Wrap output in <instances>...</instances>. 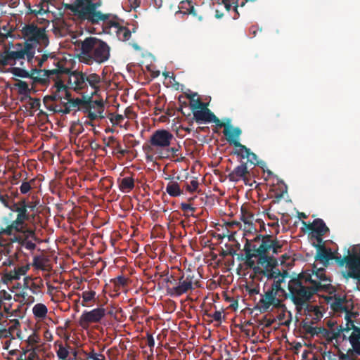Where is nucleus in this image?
<instances>
[{"label":"nucleus","mask_w":360,"mask_h":360,"mask_svg":"<svg viewBox=\"0 0 360 360\" xmlns=\"http://www.w3.org/2000/svg\"><path fill=\"white\" fill-rule=\"evenodd\" d=\"M25 198H21V205H19L20 207L17 210V217H19V219H22L25 221H29L31 218V215L25 207Z\"/></svg>","instance_id":"30"},{"label":"nucleus","mask_w":360,"mask_h":360,"mask_svg":"<svg viewBox=\"0 0 360 360\" xmlns=\"http://www.w3.org/2000/svg\"><path fill=\"white\" fill-rule=\"evenodd\" d=\"M21 245L29 250H33L36 248V244L33 243L32 240H30L27 238H25L22 243Z\"/></svg>","instance_id":"49"},{"label":"nucleus","mask_w":360,"mask_h":360,"mask_svg":"<svg viewBox=\"0 0 360 360\" xmlns=\"http://www.w3.org/2000/svg\"><path fill=\"white\" fill-rule=\"evenodd\" d=\"M275 295L272 292V290L269 289L262 295V298L257 304V308L259 309L261 313H265L268 311L270 307L274 303Z\"/></svg>","instance_id":"23"},{"label":"nucleus","mask_w":360,"mask_h":360,"mask_svg":"<svg viewBox=\"0 0 360 360\" xmlns=\"http://www.w3.org/2000/svg\"><path fill=\"white\" fill-rule=\"evenodd\" d=\"M8 277L9 280H18L20 277V274L16 269L14 271H11L8 274Z\"/></svg>","instance_id":"61"},{"label":"nucleus","mask_w":360,"mask_h":360,"mask_svg":"<svg viewBox=\"0 0 360 360\" xmlns=\"http://www.w3.org/2000/svg\"><path fill=\"white\" fill-rule=\"evenodd\" d=\"M111 25L117 29L116 32L120 40L125 41L130 39L131 32L129 28L120 26L117 22H112Z\"/></svg>","instance_id":"26"},{"label":"nucleus","mask_w":360,"mask_h":360,"mask_svg":"<svg viewBox=\"0 0 360 360\" xmlns=\"http://www.w3.org/2000/svg\"><path fill=\"white\" fill-rule=\"evenodd\" d=\"M248 174L247 162H241L240 165H238L229 174L228 178L231 181L238 182L240 180L245 181Z\"/></svg>","instance_id":"20"},{"label":"nucleus","mask_w":360,"mask_h":360,"mask_svg":"<svg viewBox=\"0 0 360 360\" xmlns=\"http://www.w3.org/2000/svg\"><path fill=\"white\" fill-rule=\"evenodd\" d=\"M96 292L94 290L83 291L82 294L78 293L77 295L82 298L81 304L83 307H89L96 300Z\"/></svg>","instance_id":"25"},{"label":"nucleus","mask_w":360,"mask_h":360,"mask_svg":"<svg viewBox=\"0 0 360 360\" xmlns=\"http://www.w3.org/2000/svg\"><path fill=\"white\" fill-rule=\"evenodd\" d=\"M32 311L36 318L44 319L46 316L48 309L45 304L38 303L34 306Z\"/></svg>","instance_id":"31"},{"label":"nucleus","mask_w":360,"mask_h":360,"mask_svg":"<svg viewBox=\"0 0 360 360\" xmlns=\"http://www.w3.org/2000/svg\"><path fill=\"white\" fill-rule=\"evenodd\" d=\"M62 75H65L64 77L68 80L70 88L79 94H86L89 86L91 89V96L96 94L99 90L101 78L96 73L69 70V72H63Z\"/></svg>","instance_id":"4"},{"label":"nucleus","mask_w":360,"mask_h":360,"mask_svg":"<svg viewBox=\"0 0 360 360\" xmlns=\"http://www.w3.org/2000/svg\"><path fill=\"white\" fill-rule=\"evenodd\" d=\"M80 48L79 59L86 65L103 64L110 57V47L104 41L94 37H89L84 40L77 41Z\"/></svg>","instance_id":"3"},{"label":"nucleus","mask_w":360,"mask_h":360,"mask_svg":"<svg viewBox=\"0 0 360 360\" xmlns=\"http://www.w3.org/2000/svg\"><path fill=\"white\" fill-rule=\"evenodd\" d=\"M233 154L236 155L241 158H247V163L250 162L253 165H259L261 162L257 161V156L255 153L252 152L250 148H247L245 145L241 146L240 149H237L233 152Z\"/></svg>","instance_id":"22"},{"label":"nucleus","mask_w":360,"mask_h":360,"mask_svg":"<svg viewBox=\"0 0 360 360\" xmlns=\"http://www.w3.org/2000/svg\"><path fill=\"white\" fill-rule=\"evenodd\" d=\"M345 302V298H342L340 296H335L334 301L331 303L330 307L335 311H345L347 313V309L343 305Z\"/></svg>","instance_id":"29"},{"label":"nucleus","mask_w":360,"mask_h":360,"mask_svg":"<svg viewBox=\"0 0 360 360\" xmlns=\"http://www.w3.org/2000/svg\"><path fill=\"white\" fill-rule=\"evenodd\" d=\"M165 281L167 283V286L173 287L175 285H177L178 283V277L176 278L174 275H170L167 276L166 278H165Z\"/></svg>","instance_id":"50"},{"label":"nucleus","mask_w":360,"mask_h":360,"mask_svg":"<svg viewBox=\"0 0 360 360\" xmlns=\"http://www.w3.org/2000/svg\"><path fill=\"white\" fill-rule=\"evenodd\" d=\"M15 47L16 50H8L9 53L8 57L11 58L12 60L24 59L25 57H26L27 60L30 61L34 58L35 51L32 44L25 42L22 45V44L18 43L15 44Z\"/></svg>","instance_id":"12"},{"label":"nucleus","mask_w":360,"mask_h":360,"mask_svg":"<svg viewBox=\"0 0 360 360\" xmlns=\"http://www.w3.org/2000/svg\"><path fill=\"white\" fill-rule=\"evenodd\" d=\"M22 34L24 38L26 39V42L28 43L34 42L38 44L40 41L43 42L48 41L44 29L39 27L34 24H30L23 27Z\"/></svg>","instance_id":"11"},{"label":"nucleus","mask_w":360,"mask_h":360,"mask_svg":"<svg viewBox=\"0 0 360 360\" xmlns=\"http://www.w3.org/2000/svg\"><path fill=\"white\" fill-rule=\"evenodd\" d=\"M317 249V254L315 257L316 260L320 261L324 266H327L329 261L335 259L340 266H342L345 264H340L341 260L345 259L347 255L343 257L341 255H335L330 249H327L324 245H314Z\"/></svg>","instance_id":"13"},{"label":"nucleus","mask_w":360,"mask_h":360,"mask_svg":"<svg viewBox=\"0 0 360 360\" xmlns=\"http://www.w3.org/2000/svg\"><path fill=\"white\" fill-rule=\"evenodd\" d=\"M69 72L68 68L60 66V62H57V68L53 70H32L31 73H33V75L32 77H30V78L33 79L34 83L46 85L49 83L50 78L54 80L56 77H58L59 75H62L63 72Z\"/></svg>","instance_id":"10"},{"label":"nucleus","mask_w":360,"mask_h":360,"mask_svg":"<svg viewBox=\"0 0 360 360\" xmlns=\"http://www.w3.org/2000/svg\"><path fill=\"white\" fill-rule=\"evenodd\" d=\"M15 86L18 88L19 94L27 96L30 92V89L26 82L19 80Z\"/></svg>","instance_id":"35"},{"label":"nucleus","mask_w":360,"mask_h":360,"mask_svg":"<svg viewBox=\"0 0 360 360\" xmlns=\"http://www.w3.org/2000/svg\"><path fill=\"white\" fill-rule=\"evenodd\" d=\"M240 219L244 223V229L250 233L257 231L254 222L264 223L261 219H255V215L251 210V207L248 205H243L240 207Z\"/></svg>","instance_id":"14"},{"label":"nucleus","mask_w":360,"mask_h":360,"mask_svg":"<svg viewBox=\"0 0 360 360\" xmlns=\"http://www.w3.org/2000/svg\"><path fill=\"white\" fill-rule=\"evenodd\" d=\"M88 360H105V357L103 354L96 353L93 349L91 352L87 354Z\"/></svg>","instance_id":"45"},{"label":"nucleus","mask_w":360,"mask_h":360,"mask_svg":"<svg viewBox=\"0 0 360 360\" xmlns=\"http://www.w3.org/2000/svg\"><path fill=\"white\" fill-rule=\"evenodd\" d=\"M48 101H59L54 92V89H52V94L49 96H46L44 98V101L46 103Z\"/></svg>","instance_id":"60"},{"label":"nucleus","mask_w":360,"mask_h":360,"mask_svg":"<svg viewBox=\"0 0 360 360\" xmlns=\"http://www.w3.org/2000/svg\"><path fill=\"white\" fill-rule=\"evenodd\" d=\"M314 335H320L329 340V335L331 333L329 330L323 327H316Z\"/></svg>","instance_id":"42"},{"label":"nucleus","mask_w":360,"mask_h":360,"mask_svg":"<svg viewBox=\"0 0 360 360\" xmlns=\"http://www.w3.org/2000/svg\"><path fill=\"white\" fill-rule=\"evenodd\" d=\"M11 72L15 76L22 78H30V77H32L33 75V73L29 72L20 68H13L11 70Z\"/></svg>","instance_id":"33"},{"label":"nucleus","mask_w":360,"mask_h":360,"mask_svg":"<svg viewBox=\"0 0 360 360\" xmlns=\"http://www.w3.org/2000/svg\"><path fill=\"white\" fill-rule=\"evenodd\" d=\"M165 151L163 153H159V157L161 158H168L169 155H172V157L178 156L177 152L179 151V148L176 147H168L166 148Z\"/></svg>","instance_id":"38"},{"label":"nucleus","mask_w":360,"mask_h":360,"mask_svg":"<svg viewBox=\"0 0 360 360\" xmlns=\"http://www.w3.org/2000/svg\"><path fill=\"white\" fill-rule=\"evenodd\" d=\"M25 220H23L22 219H19V217H16V219L12 221V223L11 224V227L13 228V229L15 230V231L16 232H22L23 231V229H24V224H25Z\"/></svg>","instance_id":"39"},{"label":"nucleus","mask_w":360,"mask_h":360,"mask_svg":"<svg viewBox=\"0 0 360 360\" xmlns=\"http://www.w3.org/2000/svg\"><path fill=\"white\" fill-rule=\"evenodd\" d=\"M105 309L103 307L96 308L91 311H85L79 319V325L85 328L91 323H98L105 316Z\"/></svg>","instance_id":"15"},{"label":"nucleus","mask_w":360,"mask_h":360,"mask_svg":"<svg viewBox=\"0 0 360 360\" xmlns=\"http://www.w3.org/2000/svg\"><path fill=\"white\" fill-rule=\"evenodd\" d=\"M349 340L352 346L354 352L359 355L360 354V340L354 338V336H349Z\"/></svg>","instance_id":"41"},{"label":"nucleus","mask_w":360,"mask_h":360,"mask_svg":"<svg viewBox=\"0 0 360 360\" xmlns=\"http://www.w3.org/2000/svg\"><path fill=\"white\" fill-rule=\"evenodd\" d=\"M57 356L62 360H65L69 356L68 350L62 344L59 345L58 350L57 351Z\"/></svg>","instance_id":"43"},{"label":"nucleus","mask_w":360,"mask_h":360,"mask_svg":"<svg viewBox=\"0 0 360 360\" xmlns=\"http://www.w3.org/2000/svg\"><path fill=\"white\" fill-rule=\"evenodd\" d=\"M47 12H48V10H44L42 6L41 8H39L38 10L37 9H34V10L30 9V13L34 14L36 15H43Z\"/></svg>","instance_id":"63"},{"label":"nucleus","mask_w":360,"mask_h":360,"mask_svg":"<svg viewBox=\"0 0 360 360\" xmlns=\"http://www.w3.org/2000/svg\"><path fill=\"white\" fill-rule=\"evenodd\" d=\"M19 205H21V199L17 202H15L13 199H11L9 207L7 208H8L12 212H17V210L20 207Z\"/></svg>","instance_id":"54"},{"label":"nucleus","mask_w":360,"mask_h":360,"mask_svg":"<svg viewBox=\"0 0 360 360\" xmlns=\"http://www.w3.org/2000/svg\"><path fill=\"white\" fill-rule=\"evenodd\" d=\"M324 268H318L315 264L311 269L300 273L297 278H291L288 284V295L295 306L297 312L307 308H314L316 315H321L316 307L309 306V302L314 295L319 292H333L335 289L331 279L326 274Z\"/></svg>","instance_id":"1"},{"label":"nucleus","mask_w":360,"mask_h":360,"mask_svg":"<svg viewBox=\"0 0 360 360\" xmlns=\"http://www.w3.org/2000/svg\"><path fill=\"white\" fill-rule=\"evenodd\" d=\"M329 330L331 333L329 335V340L330 341L337 339L340 337L342 332L345 331V328H343L342 326H337L336 327H334Z\"/></svg>","instance_id":"37"},{"label":"nucleus","mask_w":360,"mask_h":360,"mask_svg":"<svg viewBox=\"0 0 360 360\" xmlns=\"http://www.w3.org/2000/svg\"><path fill=\"white\" fill-rule=\"evenodd\" d=\"M94 111H91L90 110L89 112H88V118L91 120V121H94L95 120H96L98 117H100V118H103V115L101 114H100V112H98V110L97 109H94Z\"/></svg>","instance_id":"52"},{"label":"nucleus","mask_w":360,"mask_h":360,"mask_svg":"<svg viewBox=\"0 0 360 360\" xmlns=\"http://www.w3.org/2000/svg\"><path fill=\"white\" fill-rule=\"evenodd\" d=\"M134 188V180L132 177H124L119 184L120 190L123 193H129Z\"/></svg>","instance_id":"28"},{"label":"nucleus","mask_w":360,"mask_h":360,"mask_svg":"<svg viewBox=\"0 0 360 360\" xmlns=\"http://www.w3.org/2000/svg\"><path fill=\"white\" fill-rule=\"evenodd\" d=\"M225 128L223 131L224 135L226 136L227 141L229 144L234 146L238 149L241 148V146L244 145L239 142V138L242 134V131L239 127H233L230 125L224 126Z\"/></svg>","instance_id":"18"},{"label":"nucleus","mask_w":360,"mask_h":360,"mask_svg":"<svg viewBox=\"0 0 360 360\" xmlns=\"http://www.w3.org/2000/svg\"><path fill=\"white\" fill-rule=\"evenodd\" d=\"M22 233H24L25 234V238L28 239L29 238H31L34 240H37V237L35 236V232L33 229H30V228L23 229Z\"/></svg>","instance_id":"55"},{"label":"nucleus","mask_w":360,"mask_h":360,"mask_svg":"<svg viewBox=\"0 0 360 360\" xmlns=\"http://www.w3.org/2000/svg\"><path fill=\"white\" fill-rule=\"evenodd\" d=\"M166 191L172 197H177L182 193V191L177 182L169 183L167 185Z\"/></svg>","instance_id":"32"},{"label":"nucleus","mask_w":360,"mask_h":360,"mask_svg":"<svg viewBox=\"0 0 360 360\" xmlns=\"http://www.w3.org/2000/svg\"><path fill=\"white\" fill-rule=\"evenodd\" d=\"M302 223L314 235L323 236L329 231V229L327 227L323 220L319 218L314 219L311 224H307L305 221H302Z\"/></svg>","instance_id":"21"},{"label":"nucleus","mask_w":360,"mask_h":360,"mask_svg":"<svg viewBox=\"0 0 360 360\" xmlns=\"http://www.w3.org/2000/svg\"><path fill=\"white\" fill-rule=\"evenodd\" d=\"M302 328L305 331L307 334H309L311 336H314L316 327L311 326L309 323L307 322H303L302 323Z\"/></svg>","instance_id":"48"},{"label":"nucleus","mask_w":360,"mask_h":360,"mask_svg":"<svg viewBox=\"0 0 360 360\" xmlns=\"http://www.w3.org/2000/svg\"><path fill=\"white\" fill-rule=\"evenodd\" d=\"M111 117H110V120L111 121L112 123L113 124H121L124 117L122 115H120V114H117V115H113V114H111L110 115Z\"/></svg>","instance_id":"51"},{"label":"nucleus","mask_w":360,"mask_h":360,"mask_svg":"<svg viewBox=\"0 0 360 360\" xmlns=\"http://www.w3.org/2000/svg\"><path fill=\"white\" fill-rule=\"evenodd\" d=\"M82 100L83 96L82 98H72L71 96L67 99V102H61V105H56L55 110L63 114H68L72 110H79Z\"/></svg>","instance_id":"19"},{"label":"nucleus","mask_w":360,"mask_h":360,"mask_svg":"<svg viewBox=\"0 0 360 360\" xmlns=\"http://www.w3.org/2000/svg\"><path fill=\"white\" fill-rule=\"evenodd\" d=\"M275 267H266L265 269V273L264 276L267 277L268 278H277L279 276H282L283 274L281 273V271L277 269L276 271L273 270Z\"/></svg>","instance_id":"36"},{"label":"nucleus","mask_w":360,"mask_h":360,"mask_svg":"<svg viewBox=\"0 0 360 360\" xmlns=\"http://www.w3.org/2000/svg\"><path fill=\"white\" fill-rule=\"evenodd\" d=\"M32 188L30 182L23 181L20 186V191L22 194L27 193Z\"/></svg>","instance_id":"53"},{"label":"nucleus","mask_w":360,"mask_h":360,"mask_svg":"<svg viewBox=\"0 0 360 360\" xmlns=\"http://www.w3.org/2000/svg\"><path fill=\"white\" fill-rule=\"evenodd\" d=\"M281 297L275 296L274 303L271 306H273L276 309H281L284 307V304H283L282 300L280 298Z\"/></svg>","instance_id":"57"},{"label":"nucleus","mask_w":360,"mask_h":360,"mask_svg":"<svg viewBox=\"0 0 360 360\" xmlns=\"http://www.w3.org/2000/svg\"><path fill=\"white\" fill-rule=\"evenodd\" d=\"M354 314L349 311H347V313H346V315H345V320L347 321V323H346V326L345 327H351L352 326V325H354V322L352 320L351 317L352 316H353Z\"/></svg>","instance_id":"59"},{"label":"nucleus","mask_w":360,"mask_h":360,"mask_svg":"<svg viewBox=\"0 0 360 360\" xmlns=\"http://www.w3.org/2000/svg\"><path fill=\"white\" fill-rule=\"evenodd\" d=\"M9 53L8 50H6L4 54L0 55V64L6 66L8 65H11L10 62L12 60L11 58L8 57Z\"/></svg>","instance_id":"46"},{"label":"nucleus","mask_w":360,"mask_h":360,"mask_svg":"<svg viewBox=\"0 0 360 360\" xmlns=\"http://www.w3.org/2000/svg\"><path fill=\"white\" fill-rule=\"evenodd\" d=\"M345 330L346 332H349L351 330H353L350 336H354V338L360 340V328L356 326L355 325H352L351 327H345Z\"/></svg>","instance_id":"47"},{"label":"nucleus","mask_w":360,"mask_h":360,"mask_svg":"<svg viewBox=\"0 0 360 360\" xmlns=\"http://www.w3.org/2000/svg\"><path fill=\"white\" fill-rule=\"evenodd\" d=\"M25 207L27 208V210H30V211H33L36 206H37V203L35 202H33V201H27V199L25 198Z\"/></svg>","instance_id":"62"},{"label":"nucleus","mask_w":360,"mask_h":360,"mask_svg":"<svg viewBox=\"0 0 360 360\" xmlns=\"http://www.w3.org/2000/svg\"><path fill=\"white\" fill-rule=\"evenodd\" d=\"M287 275L288 272L284 271L283 274L282 275V278H278V280L274 281L271 288H269V290H272V292L277 297H283L284 298H287L288 296H289L281 286V283L283 282L284 278L287 276Z\"/></svg>","instance_id":"24"},{"label":"nucleus","mask_w":360,"mask_h":360,"mask_svg":"<svg viewBox=\"0 0 360 360\" xmlns=\"http://www.w3.org/2000/svg\"><path fill=\"white\" fill-rule=\"evenodd\" d=\"M180 208L184 212V216L186 217L193 216V213L195 210V207L186 202H182L180 205Z\"/></svg>","instance_id":"40"},{"label":"nucleus","mask_w":360,"mask_h":360,"mask_svg":"<svg viewBox=\"0 0 360 360\" xmlns=\"http://www.w3.org/2000/svg\"><path fill=\"white\" fill-rule=\"evenodd\" d=\"M198 187V181L197 180H192L190 182V184L187 185L186 190L188 192H193V191H196Z\"/></svg>","instance_id":"56"},{"label":"nucleus","mask_w":360,"mask_h":360,"mask_svg":"<svg viewBox=\"0 0 360 360\" xmlns=\"http://www.w3.org/2000/svg\"><path fill=\"white\" fill-rule=\"evenodd\" d=\"M11 199H10V197L8 195H1L0 193V202L6 207H9V204Z\"/></svg>","instance_id":"58"},{"label":"nucleus","mask_w":360,"mask_h":360,"mask_svg":"<svg viewBox=\"0 0 360 360\" xmlns=\"http://www.w3.org/2000/svg\"><path fill=\"white\" fill-rule=\"evenodd\" d=\"M282 247L281 243L271 235L257 234L252 240L246 239L244 245L245 255L241 259H245V264L250 269L255 265L252 260L254 257L258 258L257 264L264 268L276 267L278 264V259L269 253L271 251L273 255H276L281 252Z\"/></svg>","instance_id":"2"},{"label":"nucleus","mask_w":360,"mask_h":360,"mask_svg":"<svg viewBox=\"0 0 360 360\" xmlns=\"http://www.w3.org/2000/svg\"><path fill=\"white\" fill-rule=\"evenodd\" d=\"M194 274L188 270L186 273H181L178 277L177 285L173 287H167V292L171 296L179 297L189 290L193 289V284L196 283L194 281Z\"/></svg>","instance_id":"9"},{"label":"nucleus","mask_w":360,"mask_h":360,"mask_svg":"<svg viewBox=\"0 0 360 360\" xmlns=\"http://www.w3.org/2000/svg\"><path fill=\"white\" fill-rule=\"evenodd\" d=\"M92 96H93L91 95V93L89 94L83 95V100L79 110H82L84 112H88L92 109H97L98 112H100V114L103 113L104 111L103 101H94L92 99Z\"/></svg>","instance_id":"17"},{"label":"nucleus","mask_w":360,"mask_h":360,"mask_svg":"<svg viewBox=\"0 0 360 360\" xmlns=\"http://www.w3.org/2000/svg\"><path fill=\"white\" fill-rule=\"evenodd\" d=\"M101 6V0H76L73 4H65V8L70 10L80 19L88 20L96 24L109 18V15L96 11V8Z\"/></svg>","instance_id":"5"},{"label":"nucleus","mask_w":360,"mask_h":360,"mask_svg":"<svg viewBox=\"0 0 360 360\" xmlns=\"http://www.w3.org/2000/svg\"><path fill=\"white\" fill-rule=\"evenodd\" d=\"M205 315L207 317L212 318L214 321H217L219 323L221 322L222 318L224 316H222V312L220 311H215L214 314H209L208 312L205 311Z\"/></svg>","instance_id":"44"},{"label":"nucleus","mask_w":360,"mask_h":360,"mask_svg":"<svg viewBox=\"0 0 360 360\" xmlns=\"http://www.w3.org/2000/svg\"><path fill=\"white\" fill-rule=\"evenodd\" d=\"M65 80L63 75H59L58 77H56L54 79L55 84L51 89H54V92L60 101L62 99L67 101V99L71 96V93L70 92V89H71L68 84H65Z\"/></svg>","instance_id":"16"},{"label":"nucleus","mask_w":360,"mask_h":360,"mask_svg":"<svg viewBox=\"0 0 360 360\" xmlns=\"http://www.w3.org/2000/svg\"><path fill=\"white\" fill-rule=\"evenodd\" d=\"M179 8V12L184 14H191L194 16L197 15L194 6L190 0L181 1Z\"/></svg>","instance_id":"27"},{"label":"nucleus","mask_w":360,"mask_h":360,"mask_svg":"<svg viewBox=\"0 0 360 360\" xmlns=\"http://www.w3.org/2000/svg\"><path fill=\"white\" fill-rule=\"evenodd\" d=\"M147 345L149 347L153 348L155 346V340L151 334H147Z\"/></svg>","instance_id":"64"},{"label":"nucleus","mask_w":360,"mask_h":360,"mask_svg":"<svg viewBox=\"0 0 360 360\" xmlns=\"http://www.w3.org/2000/svg\"><path fill=\"white\" fill-rule=\"evenodd\" d=\"M174 140L175 138L169 131L158 129L150 136L149 144L143 145V148L146 153L155 150V153L159 155V153H162V150L169 147Z\"/></svg>","instance_id":"6"},{"label":"nucleus","mask_w":360,"mask_h":360,"mask_svg":"<svg viewBox=\"0 0 360 360\" xmlns=\"http://www.w3.org/2000/svg\"><path fill=\"white\" fill-rule=\"evenodd\" d=\"M191 107L193 110V119L196 123L214 122L219 127L225 126V124L221 122L220 120L207 108L206 104L202 103L200 100H196L194 103L191 104Z\"/></svg>","instance_id":"7"},{"label":"nucleus","mask_w":360,"mask_h":360,"mask_svg":"<svg viewBox=\"0 0 360 360\" xmlns=\"http://www.w3.org/2000/svg\"><path fill=\"white\" fill-rule=\"evenodd\" d=\"M129 278H126L122 275H120L116 278L111 280V282L114 284L115 287L120 288V287H125L128 284Z\"/></svg>","instance_id":"34"},{"label":"nucleus","mask_w":360,"mask_h":360,"mask_svg":"<svg viewBox=\"0 0 360 360\" xmlns=\"http://www.w3.org/2000/svg\"><path fill=\"white\" fill-rule=\"evenodd\" d=\"M346 264L348 271L345 277L354 278L360 283V244L347 250V255L341 260L340 264Z\"/></svg>","instance_id":"8"}]
</instances>
